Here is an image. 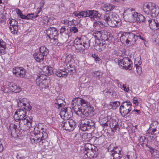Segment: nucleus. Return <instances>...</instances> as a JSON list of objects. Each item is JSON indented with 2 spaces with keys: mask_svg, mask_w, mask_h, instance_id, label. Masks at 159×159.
<instances>
[{
  "mask_svg": "<svg viewBox=\"0 0 159 159\" xmlns=\"http://www.w3.org/2000/svg\"><path fill=\"white\" fill-rule=\"evenodd\" d=\"M26 112L25 110L19 109L15 112L14 118L16 121H20L19 127L21 129L26 130L29 129L31 126L32 120L31 119L27 118Z\"/></svg>",
  "mask_w": 159,
  "mask_h": 159,
  "instance_id": "7ed1b4c3",
  "label": "nucleus"
},
{
  "mask_svg": "<svg viewBox=\"0 0 159 159\" xmlns=\"http://www.w3.org/2000/svg\"><path fill=\"white\" fill-rule=\"evenodd\" d=\"M25 19H31L34 17H35L34 15L33 14H28L26 16H25Z\"/></svg>",
  "mask_w": 159,
  "mask_h": 159,
  "instance_id": "3c124183",
  "label": "nucleus"
},
{
  "mask_svg": "<svg viewBox=\"0 0 159 159\" xmlns=\"http://www.w3.org/2000/svg\"><path fill=\"white\" fill-rule=\"evenodd\" d=\"M60 115L61 118L63 119L64 120H68V119H69L71 116L70 113H69L68 112L67 108L66 107L61 111Z\"/></svg>",
  "mask_w": 159,
  "mask_h": 159,
  "instance_id": "393cba45",
  "label": "nucleus"
},
{
  "mask_svg": "<svg viewBox=\"0 0 159 159\" xmlns=\"http://www.w3.org/2000/svg\"><path fill=\"white\" fill-rule=\"evenodd\" d=\"M62 23L65 25H67L68 23V20H64L62 21Z\"/></svg>",
  "mask_w": 159,
  "mask_h": 159,
  "instance_id": "0e129e2a",
  "label": "nucleus"
},
{
  "mask_svg": "<svg viewBox=\"0 0 159 159\" xmlns=\"http://www.w3.org/2000/svg\"><path fill=\"white\" fill-rule=\"evenodd\" d=\"M150 28L152 30H155L159 28V23L155 19H152L148 20Z\"/></svg>",
  "mask_w": 159,
  "mask_h": 159,
  "instance_id": "5701e85b",
  "label": "nucleus"
},
{
  "mask_svg": "<svg viewBox=\"0 0 159 159\" xmlns=\"http://www.w3.org/2000/svg\"><path fill=\"white\" fill-rule=\"evenodd\" d=\"M92 138V135L90 133H84L82 136V138L84 141H88Z\"/></svg>",
  "mask_w": 159,
  "mask_h": 159,
  "instance_id": "e433bc0d",
  "label": "nucleus"
},
{
  "mask_svg": "<svg viewBox=\"0 0 159 159\" xmlns=\"http://www.w3.org/2000/svg\"><path fill=\"white\" fill-rule=\"evenodd\" d=\"M66 27L65 28V27H62L60 29V34H62L63 33H65Z\"/></svg>",
  "mask_w": 159,
  "mask_h": 159,
  "instance_id": "4d7b16f0",
  "label": "nucleus"
},
{
  "mask_svg": "<svg viewBox=\"0 0 159 159\" xmlns=\"http://www.w3.org/2000/svg\"><path fill=\"white\" fill-rule=\"evenodd\" d=\"M136 15L137 16H135L134 22H140L144 21V17L142 15L137 12Z\"/></svg>",
  "mask_w": 159,
  "mask_h": 159,
  "instance_id": "72a5a7b5",
  "label": "nucleus"
},
{
  "mask_svg": "<svg viewBox=\"0 0 159 159\" xmlns=\"http://www.w3.org/2000/svg\"><path fill=\"white\" fill-rule=\"evenodd\" d=\"M138 38L143 41L144 40L140 34L136 35L133 33H125L122 34L120 38V39L122 42L125 43L127 44L132 45L135 44Z\"/></svg>",
  "mask_w": 159,
  "mask_h": 159,
  "instance_id": "423d86ee",
  "label": "nucleus"
},
{
  "mask_svg": "<svg viewBox=\"0 0 159 159\" xmlns=\"http://www.w3.org/2000/svg\"><path fill=\"white\" fill-rule=\"evenodd\" d=\"M2 90L5 93H8L11 91V89H9L8 87L5 89V87L4 86L2 87Z\"/></svg>",
  "mask_w": 159,
  "mask_h": 159,
  "instance_id": "8fccbe9b",
  "label": "nucleus"
},
{
  "mask_svg": "<svg viewBox=\"0 0 159 159\" xmlns=\"http://www.w3.org/2000/svg\"><path fill=\"white\" fill-rule=\"evenodd\" d=\"M70 29L71 30V32L72 31L74 33H76L78 32V30L75 27H72L71 29Z\"/></svg>",
  "mask_w": 159,
  "mask_h": 159,
  "instance_id": "6e6d98bb",
  "label": "nucleus"
},
{
  "mask_svg": "<svg viewBox=\"0 0 159 159\" xmlns=\"http://www.w3.org/2000/svg\"><path fill=\"white\" fill-rule=\"evenodd\" d=\"M104 20L110 26L119 27L122 24L121 19L115 13L110 12L105 15Z\"/></svg>",
  "mask_w": 159,
  "mask_h": 159,
  "instance_id": "20e7f679",
  "label": "nucleus"
},
{
  "mask_svg": "<svg viewBox=\"0 0 159 159\" xmlns=\"http://www.w3.org/2000/svg\"><path fill=\"white\" fill-rule=\"evenodd\" d=\"M8 23L10 24L9 29L11 33L13 34H17L18 30V21L10 18L8 20Z\"/></svg>",
  "mask_w": 159,
  "mask_h": 159,
  "instance_id": "dca6fc26",
  "label": "nucleus"
},
{
  "mask_svg": "<svg viewBox=\"0 0 159 159\" xmlns=\"http://www.w3.org/2000/svg\"><path fill=\"white\" fill-rule=\"evenodd\" d=\"M74 58V56L70 54H66L62 58V60H65L66 62H69Z\"/></svg>",
  "mask_w": 159,
  "mask_h": 159,
  "instance_id": "2f4dec72",
  "label": "nucleus"
},
{
  "mask_svg": "<svg viewBox=\"0 0 159 159\" xmlns=\"http://www.w3.org/2000/svg\"><path fill=\"white\" fill-rule=\"evenodd\" d=\"M3 146L1 143V142L0 141V152L3 150Z\"/></svg>",
  "mask_w": 159,
  "mask_h": 159,
  "instance_id": "680f3d73",
  "label": "nucleus"
},
{
  "mask_svg": "<svg viewBox=\"0 0 159 159\" xmlns=\"http://www.w3.org/2000/svg\"><path fill=\"white\" fill-rule=\"evenodd\" d=\"M106 118H104L102 119L103 121L104 120V122H103L102 123V124L104 125H107V121H106Z\"/></svg>",
  "mask_w": 159,
  "mask_h": 159,
  "instance_id": "052dcab7",
  "label": "nucleus"
},
{
  "mask_svg": "<svg viewBox=\"0 0 159 159\" xmlns=\"http://www.w3.org/2000/svg\"><path fill=\"white\" fill-rule=\"evenodd\" d=\"M120 104V103L118 101L111 102L110 103V105L111 106V108L113 109H116L118 107Z\"/></svg>",
  "mask_w": 159,
  "mask_h": 159,
  "instance_id": "a19ab883",
  "label": "nucleus"
},
{
  "mask_svg": "<svg viewBox=\"0 0 159 159\" xmlns=\"http://www.w3.org/2000/svg\"><path fill=\"white\" fill-rule=\"evenodd\" d=\"M132 105L130 101L123 102L120 108V112L123 116L127 115L131 110Z\"/></svg>",
  "mask_w": 159,
  "mask_h": 159,
  "instance_id": "9b49d317",
  "label": "nucleus"
},
{
  "mask_svg": "<svg viewBox=\"0 0 159 159\" xmlns=\"http://www.w3.org/2000/svg\"><path fill=\"white\" fill-rule=\"evenodd\" d=\"M141 63L139 62H138V63H137L136 61L135 62V65L136 66V71L137 73L139 75H140L142 73V70L141 67L139 66V65H140Z\"/></svg>",
  "mask_w": 159,
  "mask_h": 159,
  "instance_id": "58836bf2",
  "label": "nucleus"
},
{
  "mask_svg": "<svg viewBox=\"0 0 159 159\" xmlns=\"http://www.w3.org/2000/svg\"><path fill=\"white\" fill-rule=\"evenodd\" d=\"M111 159H120L121 157L120 153V151L119 148L117 147L114 148L112 151Z\"/></svg>",
  "mask_w": 159,
  "mask_h": 159,
  "instance_id": "b1692460",
  "label": "nucleus"
},
{
  "mask_svg": "<svg viewBox=\"0 0 159 159\" xmlns=\"http://www.w3.org/2000/svg\"><path fill=\"white\" fill-rule=\"evenodd\" d=\"M118 121L115 120H112L110 123V126L113 132L115 131L119 127Z\"/></svg>",
  "mask_w": 159,
  "mask_h": 159,
  "instance_id": "7c9ffc66",
  "label": "nucleus"
},
{
  "mask_svg": "<svg viewBox=\"0 0 159 159\" xmlns=\"http://www.w3.org/2000/svg\"><path fill=\"white\" fill-rule=\"evenodd\" d=\"M95 141L96 142H98L100 143H101V142L103 141V139L102 137V136H101L99 138L96 137L95 139Z\"/></svg>",
  "mask_w": 159,
  "mask_h": 159,
  "instance_id": "603ef678",
  "label": "nucleus"
},
{
  "mask_svg": "<svg viewBox=\"0 0 159 159\" xmlns=\"http://www.w3.org/2000/svg\"><path fill=\"white\" fill-rule=\"evenodd\" d=\"M91 145L89 144H87L85 145V149L86 150L84 152V157L88 158H93L97 157L98 154L97 149L96 148H93L91 147Z\"/></svg>",
  "mask_w": 159,
  "mask_h": 159,
  "instance_id": "1a4fd4ad",
  "label": "nucleus"
},
{
  "mask_svg": "<svg viewBox=\"0 0 159 159\" xmlns=\"http://www.w3.org/2000/svg\"><path fill=\"white\" fill-rule=\"evenodd\" d=\"M113 39L110 35V33L107 31H102L101 36V40L105 41L107 43H110Z\"/></svg>",
  "mask_w": 159,
  "mask_h": 159,
  "instance_id": "412c9836",
  "label": "nucleus"
},
{
  "mask_svg": "<svg viewBox=\"0 0 159 159\" xmlns=\"http://www.w3.org/2000/svg\"><path fill=\"white\" fill-rule=\"evenodd\" d=\"M105 92L108 96H110L112 94V92L111 90L107 89L105 90Z\"/></svg>",
  "mask_w": 159,
  "mask_h": 159,
  "instance_id": "864d4df0",
  "label": "nucleus"
},
{
  "mask_svg": "<svg viewBox=\"0 0 159 159\" xmlns=\"http://www.w3.org/2000/svg\"><path fill=\"white\" fill-rule=\"evenodd\" d=\"M94 123L92 120L85 119L82 121L80 126V129L83 131H85L90 129L91 126H93Z\"/></svg>",
  "mask_w": 159,
  "mask_h": 159,
  "instance_id": "f3484780",
  "label": "nucleus"
},
{
  "mask_svg": "<svg viewBox=\"0 0 159 159\" xmlns=\"http://www.w3.org/2000/svg\"><path fill=\"white\" fill-rule=\"evenodd\" d=\"M19 16H20V18L25 19V18L26 17L25 16L23 15L22 13L20 14Z\"/></svg>",
  "mask_w": 159,
  "mask_h": 159,
  "instance_id": "e2e57ef3",
  "label": "nucleus"
},
{
  "mask_svg": "<svg viewBox=\"0 0 159 159\" xmlns=\"http://www.w3.org/2000/svg\"><path fill=\"white\" fill-rule=\"evenodd\" d=\"M11 90L15 93H19L21 91V88L18 87L17 85L15 84H12L10 87Z\"/></svg>",
  "mask_w": 159,
  "mask_h": 159,
  "instance_id": "ea45409f",
  "label": "nucleus"
},
{
  "mask_svg": "<svg viewBox=\"0 0 159 159\" xmlns=\"http://www.w3.org/2000/svg\"><path fill=\"white\" fill-rule=\"evenodd\" d=\"M146 134H156L158 132L157 130L156 127H152V125H151L148 130L146 131Z\"/></svg>",
  "mask_w": 159,
  "mask_h": 159,
  "instance_id": "f704fd0d",
  "label": "nucleus"
},
{
  "mask_svg": "<svg viewBox=\"0 0 159 159\" xmlns=\"http://www.w3.org/2000/svg\"><path fill=\"white\" fill-rule=\"evenodd\" d=\"M49 80L44 75H41L37 78L36 83L41 89H47L49 87Z\"/></svg>",
  "mask_w": 159,
  "mask_h": 159,
  "instance_id": "9d476101",
  "label": "nucleus"
},
{
  "mask_svg": "<svg viewBox=\"0 0 159 159\" xmlns=\"http://www.w3.org/2000/svg\"><path fill=\"white\" fill-rule=\"evenodd\" d=\"M137 12L134 10L128 9L125 11L124 13V18L127 21L130 22H134L135 16Z\"/></svg>",
  "mask_w": 159,
  "mask_h": 159,
  "instance_id": "f8f14e48",
  "label": "nucleus"
},
{
  "mask_svg": "<svg viewBox=\"0 0 159 159\" xmlns=\"http://www.w3.org/2000/svg\"><path fill=\"white\" fill-rule=\"evenodd\" d=\"M47 35L51 39L55 40L58 35V31L55 28L50 27L46 31Z\"/></svg>",
  "mask_w": 159,
  "mask_h": 159,
  "instance_id": "a211bd4d",
  "label": "nucleus"
},
{
  "mask_svg": "<svg viewBox=\"0 0 159 159\" xmlns=\"http://www.w3.org/2000/svg\"><path fill=\"white\" fill-rule=\"evenodd\" d=\"M75 122L71 119L64 120L61 124L64 129L69 131H72L75 128Z\"/></svg>",
  "mask_w": 159,
  "mask_h": 159,
  "instance_id": "ddd939ff",
  "label": "nucleus"
},
{
  "mask_svg": "<svg viewBox=\"0 0 159 159\" xmlns=\"http://www.w3.org/2000/svg\"><path fill=\"white\" fill-rule=\"evenodd\" d=\"M93 74H94V76L98 79H100L102 77L103 74L102 72L99 71H94L93 72Z\"/></svg>",
  "mask_w": 159,
  "mask_h": 159,
  "instance_id": "37998d69",
  "label": "nucleus"
},
{
  "mask_svg": "<svg viewBox=\"0 0 159 159\" xmlns=\"http://www.w3.org/2000/svg\"><path fill=\"white\" fill-rule=\"evenodd\" d=\"M121 86L123 88V90L126 92L129 93L130 91L128 86L126 84H123L122 85H121Z\"/></svg>",
  "mask_w": 159,
  "mask_h": 159,
  "instance_id": "de8ad7c7",
  "label": "nucleus"
},
{
  "mask_svg": "<svg viewBox=\"0 0 159 159\" xmlns=\"http://www.w3.org/2000/svg\"><path fill=\"white\" fill-rule=\"evenodd\" d=\"M43 71L44 74V75H51L53 74V69L51 67L48 66H44L43 69Z\"/></svg>",
  "mask_w": 159,
  "mask_h": 159,
  "instance_id": "bb28decb",
  "label": "nucleus"
},
{
  "mask_svg": "<svg viewBox=\"0 0 159 159\" xmlns=\"http://www.w3.org/2000/svg\"><path fill=\"white\" fill-rule=\"evenodd\" d=\"M75 71V67L74 65L68 63L66 64V67L63 70H58L56 74L59 77H66L68 75H71Z\"/></svg>",
  "mask_w": 159,
  "mask_h": 159,
  "instance_id": "6e6552de",
  "label": "nucleus"
},
{
  "mask_svg": "<svg viewBox=\"0 0 159 159\" xmlns=\"http://www.w3.org/2000/svg\"><path fill=\"white\" fill-rule=\"evenodd\" d=\"M45 2V0H41V2H40V8H42L43 6L44 3Z\"/></svg>",
  "mask_w": 159,
  "mask_h": 159,
  "instance_id": "13d9d810",
  "label": "nucleus"
},
{
  "mask_svg": "<svg viewBox=\"0 0 159 159\" xmlns=\"http://www.w3.org/2000/svg\"><path fill=\"white\" fill-rule=\"evenodd\" d=\"M133 102L135 105L137 106L138 105L139 102L138 101L137 98L136 97H134L133 99Z\"/></svg>",
  "mask_w": 159,
  "mask_h": 159,
  "instance_id": "5fc2aeb1",
  "label": "nucleus"
},
{
  "mask_svg": "<svg viewBox=\"0 0 159 159\" xmlns=\"http://www.w3.org/2000/svg\"><path fill=\"white\" fill-rule=\"evenodd\" d=\"M39 52L43 56L45 57L48 54L49 51L46 47L42 46L39 48Z\"/></svg>",
  "mask_w": 159,
  "mask_h": 159,
  "instance_id": "473e14b6",
  "label": "nucleus"
},
{
  "mask_svg": "<svg viewBox=\"0 0 159 159\" xmlns=\"http://www.w3.org/2000/svg\"><path fill=\"white\" fill-rule=\"evenodd\" d=\"M108 43L105 41L101 40L99 44L96 46L95 49L99 51H101L105 48L107 44Z\"/></svg>",
  "mask_w": 159,
  "mask_h": 159,
  "instance_id": "a878e982",
  "label": "nucleus"
},
{
  "mask_svg": "<svg viewBox=\"0 0 159 159\" xmlns=\"http://www.w3.org/2000/svg\"><path fill=\"white\" fill-rule=\"evenodd\" d=\"M93 26L97 28L102 27L103 26V23L99 20H96L95 21L93 24Z\"/></svg>",
  "mask_w": 159,
  "mask_h": 159,
  "instance_id": "79ce46f5",
  "label": "nucleus"
},
{
  "mask_svg": "<svg viewBox=\"0 0 159 159\" xmlns=\"http://www.w3.org/2000/svg\"><path fill=\"white\" fill-rule=\"evenodd\" d=\"M132 111H135L137 112L138 114H140L141 112L139 110H138L137 109H134Z\"/></svg>",
  "mask_w": 159,
  "mask_h": 159,
  "instance_id": "69168bd1",
  "label": "nucleus"
},
{
  "mask_svg": "<svg viewBox=\"0 0 159 159\" xmlns=\"http://www.w3.org/2000/svg\"><path fill=\"white\" fill-rule=\"evenodd\" d=\"M102 31H95L93 33V35L95 37L97 38V39H101V36Z\"/></svg>",
  "mask_w": 159,
  "mask_h": 159,
  "instance_id": "c03bdc74",
  "label": "nucleus"
},
{
  "mask_svg": "<svg viewBox=\"0 0 159 159\" xmlns=\"http://www.w3.org/2000/svg\"><path fill=\"white\" fill-rule=\"evenodd\" d=\"M54 102L56 107L60 109L64 107L66 104L64 98H61L59 97H57L56 98Z\"/></svg>",
  "mask_w": 159,
  "mask_h": 159,
  "instance_id": "aec40b11",
  "label": "nucleus"
},
{
  "mask_svg": "<svg viewBox=\"0 0 159 159\" xmlns=\"http://www.w3.org/2000/svg\"><path fill=\"white\" fill-rule=\"evenodd\" d=\"M71 106L75 113L82 117L87 116L89 112L93 110V107L90 106L87 101L80 98L73 99Z\"/></svg>",
  "mask_w": 159,
  "mask_h": 159,
  "instance_id": "f257e3e1",
  "label": "nucleus"
},
{
  "mask_svg": "<svg viewBox=\"0 0 159 159\" xmlns=\"http://www.w3.org/2000/svg\"><path fill=\"white\" fill-rule=\"evenodd\" d=\"M112 2H114V1H118V0H111Z\"/></svg>",
  "mask_w": 159,
  "mask_h": 159,
  "instance_id": "774afa93",
  "label": "nucleus"
},
{
  "mask_svg": "<svg viewBox=\"0 0 159 159\" xmlns=\"http://www.w3.org/2000/svg\"><path fill=\"white\" fill-rule=\"evenodd\" d=\"M74 15L78 18L82 17H87V11H82L80 12L79 11H75L73 12Z\"/></svg>",
  "mask_w": 159,
  "mask_h": 159,
  "instance_id": "cd10ccee",
  "label": "nucleus"
},
{
  "mask_svg": "<svg viewBox=\"0 0 159 159\" xmlns=\"http://www.w3.org/2000/svg\"><path fill=\"white\" fill-rule=\"evenodd\" d=\"M17 105L19 107H23L25 110L30 111L31 107L29 102L28 100L25 98H20L17 100Z\"/></svg>",
  "mask_w": 159,
  "mask_h": 159,
  "instance_id": "2eb2a0df",
  "label": "nucleus"
},
{
  "mask_svg": "<svg viewBox=\"0 0 159 159\" xmlns=\"http://www.w3.org/2000/svg\"><path fill=\"white\" fill-rule=\"evenodd\" d=\"M127 155V157L128 159H136V157L135 154L134 153L131 152L128 153Z\"/></svg>",
  "mask_w": 159,
  "mask_h": 159,
  "instance_id": "49530a36",
  "label": "nucleus"
},
{
  "mask_svg": "<svg viewBox=\"0 0 159 159\" xmlns=\"http://www.w3.org/2000/svg\"><path fill=\"white\" fill-rule=\"evenodd\" d=\"M13 73L16 76L20 78L25 77L26 74V71L24 68L18 67L13 68Z\"/></svg>",
  "mask_w": 159,
  "mask_h": 159,
  "instance_id": "6ab92c4d",
  "label": "nucleus"
},
{
  "mask_svg": "<svg viewBox=\"0 0 159 159\" xmlns=\"http://www.w3.org/2000/svg\"><path fill=\"white\" fill-rule=\"evenodd\" d=\"M87 17H89L92 20L95 21L100 20V16L98 11H95L87 10Z\"/></svg>",
  "mask_w": 159,
  "mask_h": 159,
  "instance_id": "4be33fe9",
  "label": "nucleus"
},
{
  "mask_svg": "<svg viewBox=\"0 0 159 159\" xmlns=\"http://www.w3.org/2000/svg\"><path fill=\"white\" fill-rule=\"evenodd\" d=\"M142 9L146 14L153 17L157 16L159 13L158 7L155 3L150 2H144Z\"/></svg>",
  "mask_w": 159,
  "mask_h": 159,
  "instance_id": "39448f33",
  "label": "nucleus"
},
{
  "mask_svg": "<svg viewBox=\"0 0 159 159\" xmlns=\"http://www.w3.org/2000/svg\"><path fill=\"white\" fill-rule=\"evenodd\" d=\"M65 33L67 34L68 37L70 36L71 35V30L68 27H66Z\"/></svg>",
  "mask_w": 159,
  "mask_h": 159,
  "instance_id": "09e8293b",
  "label": "nucleus"
},
{
  "mask_svg": "<svg viewBox=\"0 0 159 159\" xmlns=\"http://www.w3.org/2000/svg\"><path fill=\"white\" fill-rule=\"evenodd\" d=\"M89 43L84 36L76 38L75 40V47L77 52H82L85 49L88 48Z\"/></svg>",
  "mask_w": 159,
  "mask_h": 159,
  "instance_id": "0eeeda50",
  "label": "nucleus"
},
{
  "mask_svg": "<svg viewBox=\"0 0 159 159\" xmlns=\"http://www.w3.org/2000/svg\"><path fill=\"white\" fill-rule=\"evenodd\" d=\"M42 124H39L34 128L32 139L35 143H39L40 145L43 146L45 149H48L49 143L47 140L48 134L45 129H44Z\"/></svg>",
  "mask_w": 159,
  "mask_h": 159,
  "instance_id": "f03ea898",
  "label": "nucleus"
},
{
  "mask_svg": "<svg viewBox=\"0 0 159 159\" xmlns=\"http://www.w3.org/2000/svg\"><path fill=\"white\" fill-rule=\"evenodd\" d=\"M6 43L2 40H0V55L5 53Z\"/></svg>",
  "mask_w": 159,
  "mask_h": 159,
  "instance_id": "c85d7f7f",
  "label": "nucleus"
},
{
  "mask_svg": "<svg viewBox=\"0 0 159 159\" xmlns=\"http://www.w3.org/2000/svg\"><path fill=\"white\" fill-rule=\"evenodd\" d=\"M115 6L113 5L109 4L104 5L103 7V9L104 11H109L114 8Z\"/></svg>",
  "mask_w": 159,
  "mask_h": 159,
  "instance_id": "c9c22d12",
  "label": "nucleus"
},
{
  "mask_svg": "<svg viewBox=\"0 0 159 159\" xmlns=\"http://www.w3.org/2000/svg\"><path fill=\"white\" fill-rule=\"evenodd\" d=\"M11 134H15L17 131V125L13 124H11L9 127Z\"/></svg>",
  "mask_w": 159,
  "mask_h": 159,
  "instance_id": "4c0bfd02",
  "label": "nucleus"
},
{
  "mask_svg": "<svg viewBox=\"0 0 159 159\" xmlns=\"http://www.w3.org/2000/svg\"><path fill=\"white\" fill-rule=\"evenodd\" d=\"M92 56L94 58L95 60L96 61H99V58L97 56H95V55H92Z\"/></svg>",
  "mask_w": 159,
  "mask_h": 159,
  "instance_id": "bf43d9fd",
  "label": "nucleus"
},
{
  "mask_svg": "<svg viewBox=\"0 0 159 159\" xmlns=\"http://www.w3.org/2000/svg\"><path fill=\"white\" fill-rule=\"evenodd\" d=\"M17 13L19 16L20 14L22 13L21 11L20 10L18 9L17 10H16Z\"/></svg>",
  "mask_w": 159,
  "mask_h": 159,
  "instance_id": "338daca9",
  "label": "nucleus"
},
{
  "mask_svg": "<svg viewBox=\"0 0 159 159\" xmlns=\"http://www.w3.org/2000/svg\"><path fill=\"white\" fill-rule=\"evenodd\" d=\"M139 143L141 145H146L147 141V139L144 136L141 137L139 139Z\"/></svg>",
  "mask_w": 159,
  "mask_h": 159,
  "instance_id": "a18cd8bd",
  "label": "nucleus"
},
{
  "mask_svg": "<svg viewBox=\"0 0 159 159\" xmlns=\"http://www.w3.org/2000/svg\"><path fill=\"white\" fill-rule=\"evenodd\" d=\"M33 56L34 59L37 61L41 62L43 61L44 57L39 52L38 53H34Z\"/></svg>",
  "mask_w": 159,
  "mask_h": 159,
  "instance_id": "c756f323",
  "label": "nucleus"
},
{
  "mask_svg": "<svg viewBox=\"0 0 159 159\" xmlns=\"http://www.w3.org/2000/svg\"><path fill=\"white\" fill-rule=\"evenodd\" d=\"M118 64L120 66L126 69L130 70L132 69V62L130 59L128 57L124 58L118 61Z\"/></svg>",
  "mask_w": 159,
  "mask_h": 159,
  "instance_id": "4468645a",
  "label": "nucleus"
}]
</instances>
